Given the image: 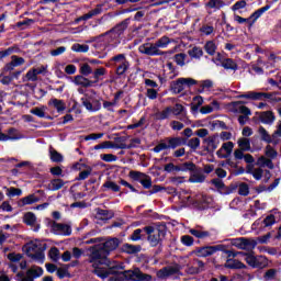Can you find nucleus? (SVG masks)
Wrapping results in <instances>:
<instances>
[{
	"label": "nucleus",
	"instance_id": "obj_18",
	"mask_svg": "<svg viewBox=\"0 0 281 281\" xmlns=\"http://www.w3.org/2000/svg\"><path fill=\"white\" fill-rule=\"evenodd\" d=\"M249 175H252L254 179L256 181H260V179H263L265 183L271 179V171L270 170H263L262 168H255L249 171Z\"/></svg>",
	"mask_w": 281,
	"mask_h": 281
},
{
	"label": "nucleus",
	"instance_id": "obj_22",
	"mask_svg": "<svg viewBox=\"0 0 281 281\" xmlns=\"http://www.w3.org/2000/svg\"><path fill=\"white\" fill-rule=\"evenodd\" d=\"M207 12H218L222 8H225V1L223 0H210L204 4Z\"/></svg>",
	"mask_w": 281,
	"mask_h": 281
},
{
	"label": "nucleus",
	"instance_id": "obj_56",
	"mask_svg": "<svg viewBox=\"0 0 281 281\" xmlns=\"http://www.w3.org/2000/svg\"><path fill=\"white\" fill-rule=\"evenodd\" d=\"M23 221L26 225H36V215L32 212H29L24 215Z\"/></svg>",
	"mask_w": 281,
	"mask_h": 281
},
{
	"label": "nucleus",
	"instance_id": "obj_24",
	"mask_svg": "<svg viewBox=\"0 0 281 281\" xmlns=\"http://www.w3.org/2000/svg\"><path fill=\"white\" fill-rule=\"evenodd\" d=\"M24 249L26 250L29 256H32V254H36L37 251H41L43 248L41 247V241L33 240L27 243L24 246Z\"/></svg>",
	"mask_w": 281,
	"mask_h": 281
},
{
	"label": "nucleus",
	"instance_id": "obj_40",
	"mask_svg": "<svg viewBox=\"0 0 281 281\" xmlns=\"http://www.w3.org/2000/svg\"><path fill=\"white\" fill-rule=\"evenodd\" d=\"M102 12L101 7H97L95 9L91 10L90 12L83 14L79 21H89V19H93V16H98Z\"/></svg>",
	"mask_w": 281,
	"mask_h": 281
},
{
	"label": "nucleus",
	"instance_id": "obj_44",
	"mask_svg": "<svg viewBox=\"0 0 281 281\" xmlns=\"http://www.w3.org/2000/svg\"><path fill=\"white\" fill-rule=\"evenodd\" d=\"M222 67H224V69H231L232 71H236V69H238V65L232 58L224 59L222 61Z\"/></svg>",
	"mask_w": 281,
	"mask_h": 281
},
{
	"label": "nucleus",
	"instance_id": "obj_6",
	"mask_svg": "<svg viewBox=\"0 0 281 281\" xmlns=\"http://www.w3.org/2000/svg\"><path fill=\"white\" fill-rule=\"evenodd\" d=\"M119 278H122L123 281H153V276L142 272L139 268L119 272Z\"/></svg>",
	"mask_w": 281,
	"mask_h": 281
},
{
	"label": "nucleus",
	"instance_id": "obj_12",
	"mask_svg": "<svg viewBox=\"0 0 281 281\" xmlns=\"http://www.w3.org/2000/svg\"><path fill=\"white\" fill-rule=\"evenodd\" d=\"M181 271V266L179 263H175L172 266H167L157 271L156 276L160 280H166V278H170V276H177Z\"/></svg>",
	"mask_w": 281,
	"mask_h": 281
},
{
	"label": "nucleus",
	"instance_id": "obj_20",
	"mask_svg": "<svg viewBox=\"0 0 281 281\" xmlns=\"http://www.w3.org/2000/svg\"><path fill=\"white\" fill-rule=\"evenodd\" d=\"M259 121L261 124H267L268 126H271L273 122H276V114L272 111H265L257 113Z\"/></svg>",
	"mask_w": 281,
	"mask_h": 281
},
{
	"label": "nucleus",
	"instance_id": "obj_4",
	"mask_svg": "<svg viewBox=\"0 0 281 281\" xmlns=\"http://www.w3.org/2000/svg\"><path fill=\"white\" fill-rule=\"evenodd\" d=\"M144 232L147 234V240L150 247H157L166 236V229L161 227L145 226Z\"/></svg>",
	"mask_w": 281,
	"mask_h": 281
},
{
	"label": "nucleus",
	"instance_id": "obj_7",
	"mask_svg": "<svg viewBox=\"0 0 281 281\" xmlns=\"http://www.w3.org/2000/svg\"><path fill=\"white\" fill-rule=\"evenodd\" d=\"M186 111V108H183L180 103H177L173 108L167 106L162 111H158L155 113V119L159 121L168 120L171 115H181Z\"/></svg>",
	"mask_w": 281,
	"mask_h": 281
},
{
	"label": "nucleus",
	"instance_id": "obj_34",
	"mask_svg": "<svg viewBox=\"0 0 281 281\" xmlns=\"http://www.w3.org/2000/svg\"><path fill=\"white\" fill-rule=\"evenodd\" d=\"M102 190L105 192L106 190H111V192H120L121 187L116 184L113 180H106L102 184Z\"/></svg>",
	"mask_w": 281,
	"mask_h": 281
},
{
	"label": "nucleus",
	"instance_id": "obj_39",
	"mask_svg": "<svg viewBox=\"0 0 281 281\" xmlns=\"http://www.w3.org/2000/svg\"><path fill=\"white\" fill-rule=\"evenodd\" d=\"M102 12L101 7H97L95 9L91 10L90 12L83 14L79 21H89V19H93V16H98Z\"/></svg>",
	"mask_w": 281,
	"mask_h": 281
},
{
	"label": "nucleus",
	"instance_id": "obj_49",
	"mask_svg": "<svg viewBox=\"0 0 281 281\" xmlns=\"http://www.w3.org/2000/svg\"><path fill=\"white\" fill-rule=\"evenodd\" d=\"M169 43H172V41L169 40L168 36H162L155 44H156L157 49H166V47H168Z\"/></svg>",
	"mask_w": 281,
	"mask_h": 281
},
{
	"label": "nucleus",
	"instance_id": "obj_51",
	"mask_svg": "<svg viewBox=\"0 0 281 281\" xmlns=\"http://www.w3.org/2000/svg\"><path fill=\"white\" fill-rule=\"evenodd\" d=\"M49 157L50 161H54L55 164H60V161H63V156L60 155V153L52 147L49 149Z\"/></svg>",
	"mask_w": 281,
	"mask_h": 281
},
{
	"label": "nucleus",
	"instance_id": "obj_5",
	"mask_svg": "<svg viewBox=\"0 0 281 281\" xmlns=\"http://www.w3.org/2000/svg\"><path fill=\"white\" fill-rule=\"evenodd\" d=\"M228 111L231 113H240L238 122L241 126H245L246 122H249V115H251V110L243 105V102L236 101L228 104Z\"/></svg>",
	"mask_w": 281,
	"mask_h": 281
},
{
	"label": "nucleus",
	"instance_id": "obj_50",
	"mask_svg": "<svg viewBox=\"0 0 281 281\" xmlns=\"http://www.w3.org/2000/svg\"><path fill=\"white\" fill-rule=\"evenodd\" d=\"M4 190H7V196H9L10 199H12V196H21V194H23V190L11 187V188H7L4 187Z\"/></svg>",
	"mask_w": 281,
	"mask_h": 281
},
{
	"label": "nucleus",
	"instance_id": "obj_16",
	"mask_svg": "<svg viewBox=\"0 0 281 281\" xmlns=\"http://www.w3.org/2000/svg\"><path fill=\"white\" fill-rule=\"evenodd\" d=\"M16 139H23V135L14 127L9 128L7 134L0 132V142H15Z\"/></svg>",
	"mask_w": 281,
	"mask_h": 281
},
{
	"label": "nucleus",
	"instance_id": "obj_28",
	"mask_svg": "<svg viewBox=\"0 0 281 281\" xmlns=\"http://www.w3.org/2000/svg\"><path fill=\"white\" fill-rule=\"evenodd\" d=\"M166 143L169 149L175 150V148L183 145V139L181 137H167Z\"/></svg>",
	"mask_w": 281,
	"mask_h": 281
},
{
	"label": "nucleus",
	"instance_id": "obj_52",
	"mask_svg": "<svg viewBox=\"0 0 281 281\" xmlns=\"http://www.w3.org/2000/svg\"><path fill=\"white\" fill-rule=\"evenodd\" d=\"M175 60L180 67H183L187 63H190V60H188V55L183 53L175 55Z\"/></svg>",
	"mask_w": 281,
	"mask_h": 281
},
{
	"label": "nucleus",
	"instance_id": "obj_8",
	"mask_svg": "<svg viewBox=\"0 0 281 281\" xmlns=\"http://www.w3.org/2000/svg\"><path fill=\"white\" fill-rule=\"evenodd\" d=\"M92 97L88 95L82 98V104L87 109V111H90L91 113H95L97 111H100L102 109V103H100V97L95 95V91H91Z\"/></svg>",
	"mask_w": 281,
	"mask_h": 281
},
{
	"label": "nucleus",
	"instance_id": "obj_57",
	"mask_svg": "<svg viewBox=\"0 0 281 281\" xmlns=\"http://www.w3.org/2000/svg\"><path fill=\"white\" fill-rule=\"evenodd\" d=\"M130 177L134 181H138V183H142V181H144V179L146 177V173L140 172V171H131Z\"/></svg>",
	"mask_w": 281,
	"mask_h": 281
},
{
	"label": "nucleus",
	"instance_id": "obj_37",
	"mask_svg": "<svg viewBox=\"0 0 281 281\" xmlns=\"http://www.w3.org/2000/svg\"><path fill=\"white\" fill-rule=\"evenodd\" d=\"M258 133L262 142H266L267 144H271V142H273V136H270L269 132L263 126H259Z\"/></svg>",
	"mask_w": 281,
	"mask_h": 281
},
{
	"label": "nucleus",
	"instance_id": "obj_3",
	"mask_svg": "<svg viewBox=\"0 0 281 281\" xmlns=\"http://www.w3.org/2000/svg\"><path fill=\"white\" fill-rule=\"evenodd\" d=\"M93 273H95V276H98V278H101L102 280L109 278V276H113L109 279V281H124V279L120 278V273L117 272L120 271V269L124 268H122V266H119L117 263L108 267H98L93 265Z\"/></svg>",
	"mask_w": 281,
	"mask_h": 281
},
{
	"label": "nucleus",
	"instance_id": "obj_41",
	"mask_svg": "<svg viewBox=\"0 0 281 281\" xmlns=\"http://www.w3.org/2000/svg\"><path fill=\"white\" fill-rule=\"evenodd\" d=\"M102 12L101 7H97L95 9L91 10L90 12L83 14L79 21H89V19H93V16H98Z\"/></svg>",
	"mask_w": 281,
	"mask_h": 281
},
{
	"label": "nucleus",
	"instance_id": "obj_55",
	"mask_svg": "<svg viewBox=\"0 0 281 281\" xmlns=\"http://www.w3.org/2000/svg\"><path fill=\"white\" fill-rule=\"evenodd\" d=\"M204 49L206 54H210V56H214V54H216V43H214V41L206 42Z\"/></svg>",
	"mask_w": 281,
	"mask_h": 281
},
{
	"label": "nucleus",
	"instance_id": "obj_64",
	"mask_svg": "<svg viewBox=\"0 0 281 281\" xmlns=\"http://www.w3.org/2000/svg\"><path fill=\"white\" fill-rule=\"evenodd\" d=\"M63 186H65V181H63V179H55V180H52L49 183L50 190H60Z\"/></svg>",
	"mask_w": 281,
	"mask_h": 281
},
{
	"label": "nucleus",
	"instance_id": "obj_11",
	"mask_svg": "<svg viewBox=\"0 0 281 281\" xmlns=\"http://www.w3.org/2000/svg\"><path fill=\"white\" fill-rule=\"evenodd\" d=\"M224 254H226L228 258L224 265L226 269H245V263L234 259L236 256H238V252H234L233 250H224Z\"/></svg>",
	"mask_w": 281,
	"mask_h": 281
},
{
	"label": "nucleus",
	"instance_id": "obj_32",
	"mask_svg": "<svg viewBox=\"0 0 281 281\" xmlns=\"http://www.w3.org/2000/svg\"><path fill=\"white\" fill-rule=\"evenodd\" d=\"M189 234H191L192 236H194L195 238H210V232L207 231H202L201 228L196 227V228H191L189 231Z\"/></svg>",
	"mask_w": 281,
	"mask_h": 281
},
{
	"label": "nucleus",
	"instance_id": "obj_14",
	"mask_svg": "<svg viewBox=\"0 0 281 281\" xmlns=\"http://www.w3.org/2000/svg\"><path fill=\"white\" fill-rule=\"evenodd\" d=\"M225 246L223 245H217V246H204L201 248H198L195 250L196 256L200 258H207V256H214L216 251H224Z\"/></svg>",
	"mask_w": 281,
	"mask_h": 281
},
{
	"label": "nucleus",
	"instance_id": "obj_59",
	"mask_svg": "<svg viewBox=\"0 0 281 281\" xmlns=\"http://www.w3.org/2000/svg\"><path fill=\"white\" fill-rule=\"evenodd\" d=\"M93 172V168L87 167L83 171L79 173V176L76 178L77 181H85V179H89V176Z\"/></svg>",
	"mask_w": 281,
	"mask_h": 281
},
{
	"label": "nucleus",
	"instance_id": "obj_38",
	"mask_svg": "<svg viewBox=\"0 0 281 281\" xmlns=\"http://www.w3.org/2000/svg\"><path fill=\"white\" fill-rule=\"evenodd\" d=\"M102 76H106V70L103 67L97 68L93 71V85H98V82H100V80H102Z\"/></svg>",
	"mask_w": 281,
	"mask_h": 281
},
{
	"label": "nucleus",
	"instance_id": "obj_23",
	"mask_svg": "<svg viewBox=\"0 0 281 281\" xmlns=\"http://www.w3.org/2000/svg\"><path fill=\"white\" fill-rule=\"evenodd\" d=\"M214 111H221V103L216 100H214L211 104L204 105L200 109V113H202V115L214 113Z\"/></svg>",
	"mask_w": 281,
	"mask_h": 281
},
{
	"label": "nucleus",
	"instance_id": "obj_1",
	"mask_svg": "<svg viewBox=\"0 0 281 281\" xmlns=\"http://www.w3.org/2000/svg\"><path fill=\"white\" fill-rule=\"evenodd\" d=\"M128 27V20H125L114 26L112 30L101 34L94 40V47L95 49H106L110 47L111 49H115L117 45L122 43L120 37L124 34V31Z\"/></svg>",
	"mask_w": 281,
	"mask_h": 281
},
{
	"label": "nucleus",
	"instance_id": "obj_47",
	"mask_svg": "<svg viewBox=\"0 0 281 281\" xmlns=\"http://www.w3.org/2000/svg\"><path fill=\"white\" fill-rule=\"evenodd\" d=\"M36 80H38V75L36 74V70L32 68L26 72L23 82H36Z\"/></svg>",
	"mask_w": 281,
	"mask_h": 281
},
{
	"label": "nucleus",
	"instance_id": "obj_9",
	"mask_svg": "<svg viewBox=\"0 0 281 281\" xmlns=\"http://www.w3.org/2000/svg\"><path fill=\"white\" fill-rule=\"evenodd\" d=\"M231 245L233 247H236L237 249L251 251V249H256V245H258V241H256L255 239H247L245 237H240V238L232 239Z\"/></svg>",
	"mask_w": 281,
	"mask_h": 281
},
{
	"label": "nucleus",
	"instance_id": "obj_13",
	"mask_svg": "<svg viewBox=\"0 0 281 281\" xmlns=\"http://www.w3.org/2000/svg\"><path fill=\"white\" fill-rule=\"evenodd\" d=\"M196 85V80L192 78H179L171 86L173 93H181V91L186 90V87H192Z\"/></svg>",
	"mask_w": 281,
	"mask_h": 281
},
{
	"label": "nucleus",
	"instance_id": "obj_48",
	"mask_svg": "<svg viewBox=\"0 0 281 281\" xmlns=\"http://www.w3.org/2000/svg\"><path fill=\"white\" fill-rule=\"evenodd\" d=\"M123 251H125L126 254H139V251H142V246L124 244Z\"/></svg>",
	"mask_w": 281,
	"mask_h": 281
},
{
	"label": "nucleus",
	"instance_id": "obj_19",
	"mask_svg": "<svg viewBox=\"0 0 281 281\" xmlns=\"http://www.w3.org/2000/svg\"><path fill=\"white\" fill-rule=\"evenodd\" d=\"M204 144L206 146V150L213 153V150H216V148H218L221 144V137L217 134L209 136L204 139Z\"/></svg>",
	"mask_w": 281,
	"mask_h": 281
},
{
	"label": "nucleus",
	"instance_id": "obj_62",
	"mask_svg": "<svg viewBox=\"0 0 281 281\" xmlns=\"http://www.w3.org/2000/svg\"><path fill=\"white\" fill-rule=\"evenodd\" d=\"M265 98L266 100H269L272 104L276 102H280V97H277L276 93H267V92H261V100Z\"/></svg>",
	"mask_w": 281,
	"mask_h": 281
},
{
	"label": "nucleus",
	"instance_id": "obj_17",
	"mask_svg": "<svg viewBox=\"0 0 281 281\" xmlns=\"http://www.w3.org/2000/svg\"><path fill=\"white\" fill-rule=\"evenodd\" d=\"M52 232L57 236H71V226H69V224L54 222L52 225Z\"/></svg>",
	"mask_w": 281,
	"mask_h": 281
},
{
	"label": "nucleus",
	"instance_id": "obj_27",
	"mask_svg": "<svg viewBox=\"0 0 281 281\" xmlns=\"http://www.w3.org/2000/svg\"><path fill=\"white\" fill-rule=\"evenodd\" d=\"M34 203H38V196L35 194H30L19 201L20 207H24V205H34Z\"/></svg>",
	"mask_w": 281,
	"mask_h": 281
},
{
	"label": "nucleus",
	"instance_id": "obj_43",
	"mask_svg": "<svg viewBox=\"0 0 281 281\" xmlns=\"http://www.w3.org/2000/svg\"><path fill=\"white\" fill-rule=\"evenodd\" d=\"M262 223L263 227H272V225H276V223H278V214H270L266 216Z\"/></svg>",
	"mask_w": 281,
	"mask_h": 281
},
{
	"label": "nucleus",
	"instance_id": "obj_42",
	"mask_svg": "<svg viewBox=\"0 0 281 281\" xmlns=\"http://www.w3.org/2000/svg\"><path fill=\"white\" fill-rule=\"evenodd\" d=\"M102 12L101 7H97L95 9L91 10L90 12L83 14L79 21H89V19H93V16H98Z\"/></svg>",
	"mask_w": 281,
	"mask_h": 281
},
{
	"label": "nucleus",
	"instance_id": "obj_53",
	"mask_svg": "<svg viewBox=\"0 0 281 281\" xmlns=\"http://www.w3.org/2000/svg\"><path fill=\"white\" fill-rule=\"evenodd\" d=\"M29 256H30V258L35 260V262H40L41 265H43V262H45V252H43V249L37 252H33Z\"/></svg>",
	"mask_w": 281,
	"mask_h": 281
},
{
	"label": "nucleus",
	"instance_id": "obj_29",
	"mask_svg": "<svg viewBox=\"0 0 281 281\" xmlns=\"http://www.w3.org/2000/svg\"><path fill=\"white\" fill-rule=\"evenodd\" d=\"M257 166L259 168H269V170H273V161H271V158H267L265 156H261L257 159Z\"/></svg>",
	"mask_w": 281,
	"mask_h": 281
},
{
	"label": "nucleus",
	"instance_id": "obj_63",
	"mask_svg": "<svg viewBox=\"0 0 281 281\" xmlns=\"http://www.w3.org/2000/svg\"><path fill=\"white\" fill-rule=\"evenodd\" d=\"M188 54L192 58H201V56H203V49H201V47H193L188 52Z\"/></svg>",
	"mask_w": 281,
	"mask_h": 281
},
{
	"label": "nucleus",
	"instance_id": "obj_2",
	"mask_svg": "<svg viewBox=\"0 0 281 281\" xmlns=\"http://www.w3.org/2000/svg\"><path fill=\"white\" fill-rule=\"evenodd\" d=\"M120 247V239L111 238L108 239L103 245L93 246L90 248L89 262L94 265V267H100L99 265H104L106 262V254L109 251H115V248Z\"/></svg>",
	"mask_w": 281,
	"mask_h": 281
},
{
	"label": "nucleus",
	"instance_id": "obj_10",
	"mask_svg": "<svg viewBox=\"0 0 281 281\" xmlns=\"http://www.w3.org/2000/svg\"><path fill=\"white\" fill-rule=\"evenodd\" d=\"M245 261L249 267H252L254 269H265L267 267V257L265 256H254L251 254L245 255Z\"/></svg>",
	"mask_w": 281,
	"mask_h": 281
},
{
	"label": "nucleus",
	"instance_id": "obj_61",
	"mask_svg": "<svg viewBox=\"0 0 281 281\" xmlns=\"http://www.w3.org/2000/svg\"><path fill=\"white\" fill-rule=\"evenodd\" d=\"M130 67H131V64L128 61L123 63L122 65L116 67V75L124 76L128 71Z\"/></svg>",
	"mask_w": 281,
	"mask_h": 281
},
{
	"label": "nucleus",
	"instance_id": "obj_31",
	"mask_svg": "<svg viewBox=\"0 0 281 281\" xmlns=\"http://www.w3.org/2000/svg\"><path fill=\"white\" fill-rule=\"evenodd\" d=\"M128 60L126 59V55L124 54H119L113 56L110 59V65H112V67H120V65L127 63Z\"/></svg>",
	"mask_w": 281,
	"mask_h": 281
},
{
	"label": "nucleus",
	"instance_id": "obj_36",
	"mask_svg": "<svg viewBox=\"0 0 281 281\" xmlns=\"http://www.w3.org/2000/svg\"><path fill=\"white\" fill-rule=\"evenodd\" d=\"M238 98H246L247 100H262V92L248 91L239 94Z\"/></svg>",
	"mask_w": 281,
	"mask_h": 281
},
{
	"label": "nucleus",
	"instance_id": "obj_46",
	"mask_svg": "<svg viewBox=\"0 0 281 281\" xmlns=\"http://www.w3.org/2000/svg\"><path fill=\"white\" fill-rule=\"evenodd\" d=\"M193 170H196V165L193 162H184L178 166V172H192Z\"/></svg>",
	"mask_w": 281,
	"mask_h": 281
},
{
	"label": "nucleus",
	"instance_id": "obj_25",
	"mask_svg": "<svg viewBox=\"0 0 281 281\" xmlns=\"http://www.w3.org/2000/svg\"><path fill=\"white\" fill-rule=\"evenodd\" d=\"M48 105L53 106V109H56L57 113H63L65 109H67V104L65 103V101L59 99H50L48 101Z\"/></svg>",
	"mask_w": 281,
	"mask_h": 281
},
{
	"label": "nucleus",
	"instance_id": "obj_35",
	"mask_svg": "<svg viewBox=\"0 0 281 281\" xmlns=\"http://www.w3.org/2000/svg\"><path fill=\"white\" fill-rule=\"evenodd\" d=\"M239 149L244 150L245 153L251 150V140L247 137H241L237 140Z\"/></svg>",
	"mask_w": 281,
	"mask_h": 281
},
{
	"label": "nucleus",
	"instance_id": "obj_21",
	"mask_svg": "<svg viewBox=\"0 0 281 281\" xmlns=\"http://www.w3.org/2000/svg\"><path fill=\"white\" fill-rule=\"evenodd\" d=\"M74 85L77 87H83V88H89L93 87V80L85 77V75H77L75 76V79L72 80Z\"/></svg>",
	"mask_w": 281,
	"mask_h": 281
},
{
	"label": "nucleus",
	"instance_id": "obj_15",
	"mask_svg": "<svg viewBox=\"0 0 281 281\" xmlns=\"http://www.w3.org/2000/svg\"><path fill=\"white\" fill-rule=\"evenodd\" d=\"M138 52L140 54H145V56H161L164 52L157 48V45L154 43H145L138 47Z\"/></svg>",
	"mask_w": 281,
	"mask_h": 281
},
{
	"label": "nucleus",
	"instance_id": "obj_45",
	"mask_svg": "<svg viewBox=\"0 0 281 281\" xmlns=\"http://www.w3.org/2000/svg\"><path fill=\"white\" fill-rule=\"evenodd\" d=\"M26 272H27V276H31L34 279V278H41L44 271H43V268L38 266H33Z\"/></svg>",
	"mask_w": 281,
	"mask_h": 281
},
{
	"label": "nucleus",
	"instance_id": "obj_58",
	"mask_svg": "<svg viewBox=\"0 0 281 281\" xmlns=\"http://www.w3.org/2000/svg\"><path fill=\"white\" fill-rule=\"evenodd\" d=\"M45 111H47V106L43 105L32 109L30 113H32V115H36V117H45Z\"/></svg>",
	"mask_w": 281,
	"mask_h": 281
},
{
	"label": "nucleus",
	"instance_id": "obj_54",
	"mask_svg": "<svg viewBox=\"0 0 281 281\" xmlns=\"http://www.w3.org/2000/svg\"><path fill=\"white\" fill-rule=\"evenodd\" d=\"M48 256L53 262H58V260H60V250H58L56 247H53L49 249Z\"/></svg>",
	"mask_w": 281,
	"mask_h": 281
},
{
	"label": "nucleus",
	"instance_id": "obj_33",
	"mask_svg": "<svg viewBox=\"0 0 281 281\" xmlns=\"http://www.w3.org/2000/svg\"><path fill=\"white\" fill-rule=\"evenodd\" d=\"M104 148H121V149H124V148H126V145L123 144V145L117 147L111 140H105V142L94 146V150H102Z\"/></svg>",
	"mask_w": 281,
	"mask_h": 281
},
{
	"label": "nucleus",
	"instance_id": "obj_26",
	"mask_svg": "<svg viewBox=\"0 0 281 281\" xmlns=\"http://www.w3.org/2000/svg\"><path fill=\"white\" fill-rule=\"evenodd\" d=\"M271 7L270 5H266L263 8L258 9L257 11H255L250 16V22H249V27H251L254 25V23H256L257 20H259L261 18L262 14H265V12H267V10H269Z\"/></svg>",
	"mask_w": 281,
	"mask_h": 281
},
{
	"label": "nucleus",
	"instance_id": "obj_30",
	"mask_svg": "<svg viewBox=\"0 0 281 281\" xmlns=\"http://www.w3.org/2000/svg\"><path fill=\"white\" fill-rule=\"evenodd\" d=\"M190 183H203L205 181V176L201 171L194 169L191 171V177L189 179Z\"/></svg>",
	"mask_w": 281,
	"mask_h": 281
},
{
	"label": "nucleus",
	"instance_id": "obj_60",
	"mask_svg": "<svg viewBox=\"0 0 281 281\" xmlns=\"http://www.w3.org/2000/svg\"><path fill=\"white\" fill-rule=\"evenodd\" d=\"M72 52L86 54V52H89V45L87 44H74L71 46Z\"/></svg>",
	"mask_w": 281,
	"mask_h": 281
}]
</instances>
